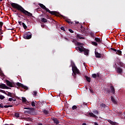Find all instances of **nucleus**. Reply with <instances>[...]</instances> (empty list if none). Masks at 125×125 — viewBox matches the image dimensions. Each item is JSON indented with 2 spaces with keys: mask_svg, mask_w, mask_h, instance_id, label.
<instances>
[{
  "mask_svg": "<svg viewBox=\"0 0 125 125\" xmlns=\"http://www.w3.org/2000/svg\"><path fill=\"white\" fill-rule=\"evenodd\" d=\"M10 4L13 8H15L16 9H17L18 11L21 12L20 15H21V16H23V15H21V13H22L25 15V16L33 17V18H34V16H33V14L25 10V9H24V8H23L21 5L16 3H12L11 2H10Z\"/></svg>",
  "mask_w": 125,
  "mask_h": 125,
  "instance_id": "nucleus-1",
  "label": "nucleus"
},
{
  "mask_svg": "<svg viewBox=\"0 0 125 125\" xmlns=\"http://www.w3.org/2000/svg\"><path fill=\"white\" fill-rule=\"evenodd\" d=\"M38 5H39L40 6V7H41V8H42V9H44V10H45L46 11V12H48L49 13L51 14V15H55V16H57L58 17H59V16H60V15H60V14H59V12H57V11H50L49 9L48 8H46V7H45V6H44V5H43V4L39 3L38 4Z\"/></svg>",
  "mask_w": 125,
  "mask_h": 125,
  "instance_id": "nucleus-2",
  "label": "nucleus"
},
{
  "mask_svg": "<svg viewBox=\"0 0 125 125\" xmlns=\"http://www.w3.org/2000/svg\"><path fill=\"white\" fill-rule=\"evenodd\" d=\"M72 72L73 73V74H72V76H73L74 79H76V78H77V77L76 76H77V74L80 75L81 74V72H80V70H79V69H78L77 66H76V64H75V63H73L72 64Z\"/></svg>",
  "mask_w": 125,
  "mask_h": 125,
  "instance_id": "nucleus-3",
  "label": "nucleus"
},
{
  "mask_svg": "<svg viewBox=\"0 0 125 125\" xmlns=\"http://www.w3.org/2000/svg\"><path fill=\"white\" fill-rule=\"evenodd\" d=\"M76 50H79L80 52H84V55H88V53L89 50L86 49L85 48H84L83 46H79L75 48Z\"/></svg>",
  "mask_w": 125,
  "mask_h": 125,
  "instance_id": "nucleus-4",
  "label": "nucleus"
},
{
  "mask_svg": "<svg viewBox=\"0 0 125 125\" xmlns=\"http://www.w3.org/2000/svg\"><path fill=\"white\" fill-rule=\"evenodd\" d=\"M23 38H24L25 40H30V39H32V33H31V32H26L23 35Z\"/></svg>",
  "mask_w": 125,
  "mask_h": 125,
  "instance_id": "nucleus-5",
  "label": "nucleus"
},
{
  "mask_svg": "<svg viewBox=\"0 0 125 125\" xmlns=\"http://www.w3.org/2000/svg\"><path fill=\"white\" fill-rule=\"evenodd\" d=\"M24 109H25L26 110H29L24 111V113H27L28 114H31L33 113V111L35 110V108L33 107H24Z\"/></svg>",
  "mask_w": 125,
  "mask_h": 125,
  "instance_id": "nucleus-6",
  "label": "nucleus"
},
{
  "mask_svg": "<svg viewBox=\"0 0 125 125\" xmlns=\"http://www.w3.org/2000/svg\"><path fill=\"white\" fill-rule=\"evenodd\" d=\"M5 83L7 86H9L10 87H14V86H15V84H14V83H12L8 80H6Z\"/></svg>",
  "mask_w": 125,
  "mask_h": 125,
  "instance_id": "nucleus-7",
  "label": "nucleus"
},
{
  "mask_svg": "<svg viewBox=\"0 0 125 125\" xmlns=\"http://www.w3.org/2000/svg\"><path fill=\"white\" fill-rule=\"evenodd\" d=\"M0 88L2 89H11V88H9L5 84L2 83H0Z\"/></svg>",
  "mask_w": 125,
  "mask_h": 125,
  "instance_id": "nucleus-8",
  "label": "nucleus"
},
{
  "mask_svg": "<svg viewBox=\"0 0 125 125\" xmlns=\"http://www.w3.org/2000/svg\"><path fill=\"white\" fill-rule=\"evenodd\" d=\"M16 85L20 87H22V88H24V89H26V90L28 89V87L24 85L19 82L17 83Z\"/></svg>",
  "mask_w": 125,
  "mask_h": 125,
  "instance_id": "nucleus-9",
  "label": "nucleus"
},
{
  "mask_svg": "<svg viewBox=\"0 0 125 125\" xmlns=\"http://www.w3.org/2000/svg\"><path fill=\"white\" fill-rule=\"evenodd\" d=\"M7 92H8V93L5 92V94H6V95H7V96H9L10 97H12V98H14V97H13V96H15V95H14V94L7 91Z\"/></svg>",
  "mask_w": 125,
  "mask_h": 125,
  "instance_id": "nucleus-10",
  "label": "nucleus"
},
{
  "mask_svg": "<svg viewBox=\"0 0 125 125\" xmlns=\"http://www.w3.org/2000/svg\"><path fill=\"white\" fill-rule=\"evenodd\" d=\"M108 123H109V124H110V125H119V124L117 123L116 122H113L112 121V120H107Z\"/></svg>",
  "mask_w": 125,
  "mask_h": 125,
  "instance_id": "nucleus-11",
  "label": "nucleus"
},
{
  "mask_svg": "<svg viewBox=\"0 0 125 125\" xmlns=\"http://www.w3.org/2000/svg\"><path fill=\"white\" fill-rule=\"evenodd\" d=\"M95 55L97 58H101V54L98 53L96 51H95Z\"/></svg>",
  "mask_w": 125,
  "mask_h": 125,
  "instance_id": "nucleus-12",
  "label": "nucleus"
},
{
  "mask_svg": "<svg viewBox=\"0 0 125 125\" xmlns=\"http://www.w3.org/2000/svg\"><path fill=\"white\" fill-rule=\"evenodd\" d=\"M110 88L111 90L110 92L111 91V93H112V94H115V87H114L113 85H111L110 86Z\"/></svg>",
  "mask_w": 125,
  "mask_h": 125,
  "instance_id": "nucleus-13",
  "label": "nucleus"
},
{
  "mask_svg": "<svg viewBox=\"0 0 125 125\" xmlns=\"http://www.w3.org/2000/svg\"><path fill=\"white\" fill-rule=\"evenodd\" d=\"M84 78H85L86 81L88 82V83H90V82H91V78H90V77H89L88 76L85 75Z\"/></svg>",
  "mask_w": 125,
  "mask_h": 125,
  "instance_id": "nucleus-14",
  "label": "nucleus"
},
{
  "mask_svg": "<svg viewBox=\"0 0 125 125\" xmlns=\"http://www.w3.org/2000/svg\"><path fill=\"white\" fill-rule=\"evenodd\" d=\"M116 71L119 74H122V73H123V69H121V67H118Z\"/></svg>",
  "mask_w": 125,
  "mask_h": 125,
  "instance_id": "nucleus-15",
  "label": "nucleus"
},
{
  "mask_svg": "<svg viewBox=\"0 0 125 125\" xmlns=\"http://www.w3.org/2000/svg\"><path fill=\"white\" fill-rule=\"evenodd\" d=\"M50 111V109H48V110L44 109L42 112L45 115H48V114H49V111Z\"/></svg>",
  "mask_w": 125,
  "mask_h": 125,
  "instance_id": "nucleus-16",
  "label": "nucleus"
},
{
  "mask_svg": "<svg viewBox=\"0 0 125 125\" xmlns=\"http://www.w3.org/2000/svg\"><path fill=\"white\" fill-rule=\"evenodd\" d=\"M53 121L54 124H55L56 125H58L59 124V121H58V120H57V118L53 119Z\"/></svg>",
  "mask_w": 125,
  "mask_h": 125,
  "instance_id": "nucleus-17",
  "label": "nucleus"
},
{
  "mask_svg": "<svg viewBox=\"0 0 125 125\" xmlns=\"http://www.w3.org/2000/svg\"><path fill=\"white\" fill-rule=\"evenodd\" d=\"M110 98L112 102H113L114 104H117V102L116 101V100H115V98H114L113 96H111L110 97Z\"/></svg>",
  "mask_w": 125,
  "mask_h": 125,
  "instance_id": "nucleus-18",
  "label": "nucleus"
},
{
  "mask_svg": "<svg viewBox=\"0 0 125 125\" xmlns=\"http://www.w3.org/2000/svg\"><path fill=\"white\" fill-rule=\"evenodd\" d=\"M100 107H101V109H103V110H104V109H105V108H106V104H105L102 103L100 105Z\"/></svg>",
  "mask_w": 125,
  "mask_h": 125,
  "instance_id": "nucleus-19",
  "label": "nucleus"
},
{
  "mask_svg": "<svg viewBox=\"0 0 125 125\" xmlns=\"http://www.w3.org/2000/svg\"><path fill=\"white\" fill-rule=\"evenodd\" d=\"M77 39H80V40H84V38L82 37V35H81V34H77Z\"/></svg>",
  "mask_w": 125,
  "mask_h": 125,
  "instance_id": "nucleus-20",
  "label": "nucleus"
},
{
  "mask_svg": "<svg viewBox=\"0 0 125 125\" xmlns=\"http://www.w3.org/2000/svg\"><path fill=\"white\" fill-rule=\"evenodd\" d=\"M95 41H96L97 42H99V43H100L102 42V41H101V40L100 38H98L97 37H96L95 38Z\"/></svg>",
  "mask_w": 125,
  "mask_h": 125,
  "instance_id": "nucleus-21",
  "label": "nucleus"
},
{
  "mask_svg": "<svg viewBox=\"0 0 125 125\" xmlns=\"http://www.w3.org/2000/svg\"><path fill=\"white\" fill-rule=\"evenodd\" d=\"M41 22H42L43 23H46L47 22V20L46 19H44L43 18H41Z\"/></svg>",
  "mask_w": 125,
  "mask_h": 125,
  "instance_id": "nucleus-22",
  "label": "nucleus"
},
{
  "mask_svg": "<svg viewBox=\"0 0 125 125\" xmlns=\"http://www.w3.org/2000/svg\"><path fill=\"white\" fill-rule=\"evenodd\" d=\"M89 116H90V117H92L93 118H96V115H95L92 112H89Z\"/></svg>",
  "mask_w": 125,
  "mask_h": 125,
  "instance_id": "nucleus-23",
  "label": "nucleus"
},
{
  "mask_svg": "<svg viewBox=\"0 0 125 125\" xmlns=\"http://www.w3.org/2000/svg\"><path fill=\"white\" fill-rule=\"evenodd\" d=\"M65 21L67 22V23H68V24H73V22H72V21H71L70 19H66L65 20Z\"/></svg>",
  "mask_w": 125,
  "mask_h": 125,
  "instance_id": "nucleus-24",
  "label": "nucleus"
},
{
  "mask_svg": "<svg viewBox=\"0 0 125 125\" xmlns=\"http://www.w3.org/2000/svg\"><path fill=\"white\" fill-rule=\"evenodd\" d=\"M116 54H118V55H122V51L120 50H117Z\"/></svg>",
  "mask_w": 125,
  "mask_h": 125,
  "instance_id": "nucleus-25",
  "label": "nucleus"
},
{
  "mask_svg": "<svg viewBox=\"0 0 125 125\" xmlns=\"http://www.w3.org/2000/svg\"><path fill=\"white\" fill-rule=\"evenodd\" d=\"M22 25L23 28H24V30H26V29H27V25H26V24H25L24 22H22Z\"/></svg>",
  "mask_w": 125,
  "mask_h": 125,
  "instance_id": "nucleus-26",
  "label": "nucleus"
},
{
  "mask_svg": "<svg viewBox=\"0 0 125 125\" xmlns=\"http://www.w3.org/2000/svg\"><path fill=\"white\" fill-rule=\"evenodd\" d=\"M15 117H16V118H20V114L16 112L15 113Z\"/></svg>",
  "mask_w": 125,
  "mask_h": 125,
  "instance_id": "nucleus-27",
  "label": "nucleus"
},
{
  "mask_svg": "<svg viewBox=\"0 0 125 125\" xmlns=\"http://www.w3.org/2000/svg\"><path fill=\"white\" fill-rule=\"evenodd\" d=\"M22 101L23 103H26L27 102V99L24 97H22Z\"/></svg>",
  "mask_w": 125,
  "mask_h": 125,
  "instance_id": "nucleus-28",
  "label": "nucleus"
},
{
  "mask_svg": "<svg viewBox=\"0 0 125 125\" xmlns=\"http://www.w3.org/2000/svg\"><path fill=\"white\" fill-rule=\"evenodd\" d=\"M92 44H93V45H95V46H97V45H98V44L95 42H92Z\"/></svg>",
  "mask_w": 125,
  "mask_h": 125,
  "instance_id": "nucleus-29",
  "label": "nucleus"
},
{
  "mask_svg": "<svg viewBox=\"0 0 125 125\" xmlns=\"http://www.w3.org/2000/svg\"><path fill=\"white\" fill-rule=\"evenodd\" d=\"M9 107H13L12 105H3V108H9Z\"/></svg>",
  "mask_w": 125,
  "mask_h": 125,
  "instance_id": "nucleus-30",
  "label": "nucleus"
},
{
  "mask_svg": "<svg viewBox=\"0 0 125 125\" xmlns=\"http://www.w3.org/2000/svg\"><path fill=\"white\" fill-rule=\"evenodd\" d=\"M4 98H5V97H4V96H3L2 95H0V99L1 100H3V99H4Z\"/></svg>",
  "mask_w": 125,
  "mask_h": 125,
  "instance_id": "nucleus-31",
  "label": "nucleus"
},
{
  "mask_svg": "<svg viewBox=\"0 0 125 125\" xmlns=\"http://www.w3.org/2000/svg\"><path fill=\"white\" fill-rule=\"evenodd\" d=\"M36 103H35V102H31V105L32 106V107H36Z\"/></svg>",
  "mask_w": 125,
  "mask_h": 125,
  "instance_id": "nucleus-32",
  "label": "nucleus"
},
{
  "mask_svg": "<svg viewBox=\"0 0 125 125\" xmlns=\"http://www.w3.org/2000/svg\"><path fill=\"white\" fill-rule=\"evenodd\" d=\"M92 77L94 79H96V78H97L96 74H95V73L93 74L92 75Z\"/></svg>",
  "mask_w": 125,
  "mask_h": 125,
  "instance_id": "nucleus-33",
  "label": "nucleus"
},
{
  "mask_svg": "<svg viewBox=\"0 0 125 125\" xmlns=\"http://www.w3.org/2000/svg\"><path fill=\"white\" fill-rule=\"evenodd\" d=\"M37 94H38V92H37V91H33V95L34 96H37Z\"/></svg>",
  "mask_w": 125,
  "mask_h": 125,
  "instance_id": "nucleus-34",
  "label": "nucleus"
},
{
  "mask_svg": "<svg viewBox=\"0 0 125 125\" xmlns=\"http://www.w3.org/2000/svg\"><path fill=\"white\" fill-rule=\"evenodd\" d=\"M81 33H82L83 34H85L86 32L84 31V29H83V30H81Z\"/></svg>",
  "mask_w": 125,
  "mask_h": 125,
  "instance_id": "nucleus-35",
  "label": "nucleus"
},
{
  "mask_svg": "<svg viewBox=\"0 0 125 125\" xmlns=\"http://www.w3.org/2000/svg\"><path fill=\"white\" fill-rule=\"evenodd\" d=\"M77 108H78V107H77L76 105H73L72 106V110H76V109H77Z\"/></svg>",
  "mask_w": 125,
  "mask_h": 125,
  "instance_id": "nucleus-36",
  "label": "nucleus"
},
{
  "mask_svg": "<svg viewBox=\"0 0 125 125\" xmlns=\"http://www.w3.org/2000/svg\"><path fill=\"white\" fill-rule=\"evenodd\" d=\"M106 91L107 92V93H111V90H110L109 88H107Z\"/></svg>",
  "mask_w": 125,
  "mask_h": 125,
  "instance_id": "nucleus-37",
  "label": "nucleus"
},
{
  "mask_svg": "<svg viewBox=\"0 0 125 125\" xmlns=\"http://www.w3.org/2000/svg\"><path fill=\"white\" fill-rule=\"evenodd\" d=\"M3 25V22L0 21V27L2 28Z\"/></svg>",
  "mask_w": 125,
  "mask_h": 125,
  "instance_id": "nucleus-38",
  "label": "nucleus"
},
{
  "mask_svg": "<svg viewBox=\"0 0 125 125\" xmlns=\"http://www.w3.org/2000/svg\"><path fill=\"white\" fill-rule=\"evenodd\" d=\"M119 65L121 66V67H124V63L122 62H119Z\"/></svg>",
  "mask_w": 125,
  "mask_h": 125,
  "instance_id": "nucleus-39",
  "label": "nucleus"
},
{
  "mask_svg": "<svg viewBox=\"0 0 125 125\" xmlns=\"http://www.w3.org/2000/svg\"><path fill=\"white\" fill-rule=\"evenodd\" d=\"M110 49L111 50H113V51H115V52H117V49L114 48H111Z\"/></svg>",
  "mask_w": 125,
  "mask_h": 125,
  "instance_id": "nucleus-40",
  "label": "nucleus"
},
{
  "mask_svg": "<svg viewBox=\"0 0 125 125\" xmlns=\"http://www.w3.org/2000/svg\"><path fill=\"white\" fill-rule=\"evenodd\" d=\"M0 92H2V93H4L5 94V91H4L3 90L0 89Z\"/></svg>",
  "mask_w": 125,
  "mask_h": 125,
  "instance_id": "nucleus-41",
  "label": "nucleus"
},
{
  "mask_svg": "<svg viewBox=\"0 0 125 125\" xmlns=\"http://www.w3.org/2000/svg\"><path fill=\"white\" fill-rule=\"evenodd\" d=\"M13 98H9L8 101H10V102H11V101H13Z\"/></svg>",
  "mask_w": 125,
  "mask_h": 125,
  "instance_id": "nucleus-42",
  "label": "nucleus"
},
{
  "mask_svg": "<svg viewBox=\"0 0 125 125\" xmlns=\"http://www.w3.org/2000/svg\"><path fill=\"white\" fill-rule=\"evenodd\" d=\"M68 31L70 33H74V31L73 30L71 29H68Z\"/></svg>",
  "mask_w": 125,
  "mask_h": 125,
  "instance_id": "nucleus-43",
  "label": "nucleus"
},
{
  "mask_svg": "<svg viewBox=\"0 0 125 125\" xmlns=\"http://www.w3.org/2000/svg\"><path fill=\"white\" fill-rule=\"evenodd\" d=\"M96 76H97V78H99L100 77V74L98 73H97Z\"/></svg>",
  "mask_w": 125,
  "mask_h": 125,
  "instance_id": "nucleus-44",
  "label": "nucleus"
},
{
  "mask_svg": "<svg viewBox=\"0 0 125 125\" xmlns=\"http://www.w3.org/2000/svg\"><path fill=\"white\" fill-rule=\"evenodd\" d=\"M77 45L80 46L82 45V43L80 42H77Z\"/></svg>",
  "mask_w": 125,
  "mask_h": 125,
  "instance_id": "nucleus-45",
  "label": "nucleus"
},
{
  "mask_svg": "<svg viewBox=\"0 0 125 125\" xmlns=\"http://www.w3.org/2000/svg\"><path fill=\"white\" fill-rule=\"evenodd\" d=\"M61 29L62 30V31H65V28H64V27H61Z\"/></svg>",
  "mask_w": 125,
  "mask_h": 125,
  "instance_id": "nucleus-46",
  "label": "nucleus"
},
{
  "mask_svg": "<svg viewBox=\"0 0 125 125\" xmlns=\"http://www.w3.org/2000/svg\"><path fill=\"white\" fill-rule=\"evenodd\" d=\"M3 104H0V108H3Z\"/></svg>",
  "mask_w": 125,
  "mask_h": 125,
  "instance_id": "nucleus-47",
  "label": "nucleus"
},
{
  "mask_svg": "<svg viewBox=\"0 0 125 125\" xmlns=\"http://www.w3.org/2000/svg\"><path fill=\"white\" fill-rule=\"evenodd\" d=\"M25 104H26V105H30L31 104L29 102H26Z\"/></svg>",
  "mask_w": 125,
  "mask_h": 125,
  "instance_id": "nucleus-48",
  "label": "nucleus"
},
{
  "mask_svg": "<svg viewBox=\"0 0 125 125\" xmlns=\"http://www.w3.org/2000/svg\"><path fill=\"white\" fill-rule=\"evenodd\" d=\"M89 91L90 92H91V93H93V90L91 89H89Z\"/></svg>",
  "mask_w": 125,
  "mask_h": 125,
  "instance_id": "nucleus-49",
  "label": "nucleus"
},
{
  "mask_svg": "<svg viewBox=\"0 0 125 125\" xmlns=\"http://www.w3.org/2000/svg\"><path fill=\"white\" fill-rule=\"evenodd\" d=\"M83 106H87V104H86V103L85 104V103H83Z\"/></svg>",
  "mask_w": 125,
  "mask_h": 125,
  "instance_id": "nucleus-50",
  "label": "nucleus"
},
{
  "mask_svg": "<svg viewBox=\"0 0 125 125\" xmlns=\"http://www.w3.org/2000/svg\"><path fill=\"white\" fill-rule=\"evenodd\" d=\"M94 114H98V111L96 110L94 112Z\"/></svg>",
  "mask_w": 125,
  "mask_h": 125,
  "instance_id": "nucleus-51",
  "label": "nucleus"
},
{
  "mask_svg": "<svg viewBox=\"0 0 125 125\" xmlns=\"http://www.w3.org/2000/svg\"><path fill=\"white\" fill-rule=\"evenodd\" d=\"M14 11V12L17 13V15H18L19 14V13H18V11H17V10L16 11Z\"/></svg>",
  "mask_w": 125,
  "mask_h": 125,
  "instance_id": "nucleus-52",
  "label": "nucleus"
},
{
  "mask_svg": "<svg viewBox=\"0 0 125 125\" xmlns=\"http://www.w3.org/2000/svg\"><path fill=\"white\" fill-rule=\"evenodd\" d=\"M19 25H22V22L19 21Z\"/></svg>",
  "mask_w": 125,
  "mask_h": 125,
  "instance_id": "nucleus-53",
  "label": "nucleus"
},
{
  "mask_svg": "<svg viewBox=\"0 0 125 125\" xmlns=\"http://www.w3.org/2000/svg\"><path fill=\"white\" fill-rule=\"evenodd\" d=\"M81 29H82V30H83H83L84 29V27H83V25H81Z\"/></svg>",
  "mask_w": 125,
  "mask_h": 125,
  "instance_id": "nucleus-54",
  "label": "nucleus"
},
{
  "mask_svg": "<svg viewBox=\"0 0 125 125\" xmlns=\"http://www.w3.org/2000/svg\"><path fill=\"white\" fill-rule=\"evenodd\" d=\"M64 39H65V40H66V41H69V39H68V38H66V37H65Z\"/></svg>",
  "mask_w": 125,
  "mask_h": 125,
  "instance_id": "nucleus-55",
  "label": "nucleus"
},
{
  "mask_svg": "<svg viewBox=\"0 0 125 125\" xmlns=\"http://www.w3.org/2000/svg\"><path fill=\"white\" fill-rule=\"evenodd\" d=\"M82 125H86V123H83L82 124Z\"/></svg>",
  "mask_w": 125,
  "mask_h": 125,
  "instance_id": "nucleus-56",
  "label": "nucleus"
},
{
  "mask_svg": "<svg viewBox=\"0 0 125 125\" xmlns=\"http://www.w3.org/2000/svg\"><path fill=\"white\" fill-rule=\"evenodd\" d=\"M13 101H14V102H15V101H16V99H13Z\"/></svg>",
  "mask_w": 125,
  "mask_h": 125,
  "instance_id": "nucleus-57",
  "label": "nucleus"
},
{
  "mask_svg": "<svg viewBox=\"0 0 125 125\" xmlns=\"http://www.w3.org/2000/svg\"><path fill=\"white\" fill-rule=\"evenodd\" d=\"M76 24H79V21L75 22Z\"/></svg>",
  "mask_w": 125,
  "mask_h": 125,
  "instance_id": "nucleus-58",
  "label": "nucleus"
},
{
  "mask_svg": "<svg viewBox=\"0 0 125 125\" xmlns=\"http://www.w3.org/2000/svg\"><path fill=\"white\" fill-rule=\"evenodd\" d=\"M0 34L1 35H2V34H3V32H1V31H0Z\"/></svg>",
  "mask_w": 125,
  "mask_h": 125,
  "instance_id": "nucleus-59",
  "label": "nucleus"
},
{
  "mask_svg": "<svg viewBox=\"0 0 125 125\" xmlns=\"http://www.w3.org/2000/svg\"><path fill=\"white\" fill-rule=\"evenodd\" d=\"M72 42H75V41L73 40V41H72Z\"/></svg>",
  "mask_w": 125,
  "mask_h": 125,
  "instance_id": "nucleus-60",
  "label": "nucleus"
},
{
  "mask_svg": "<svg viewBox=\"0 0 125 125\" xmlns=\"http://www.w3.org/2000/svg\"><path fill=\"white\" fill-rule=\"evenodd\" d=\"M0 2L2 1V0H0Z\"/></svg>",
  "mask_w": 125,
  "mask_h": 125,
  "instance_id": "nucleus-61",
  "label": "nucleus"
},
{
  "mask_svg": "<svg viewBox=\"0 0 125 125\" xmlns=\"http://www.w3.org/2000/svg\"><path fill=\"white\" fill-rule=\"evenodd\" d=\"M9 30H12L11 29H9Z\"/></svg>",
  "mask_w": 125,
  "mask_h": 125,
  "instance_id": "nucleus-62",
  "label": "nucleus"
},
{
  "mask_svg": "<svg viewBox=\"0 0 125 125\" xmlns=\"http://www.w3.org/2000/svg\"><path fill=\"white\" fill-rule=\"evenodd\" d=\"M42 27H43V26L42 25Z\"/></svg>",
  "mask_w": 125,
  "mask_h": 125,
  "instance_id": "nucleus-63",
  "label": "nucleus"
},
{
  "mask_svg": "<svg viewBox=\"0 0 125 125\" xmlns=\"http://www.w3.org/2000/svg\"><path fill=\"white\" fill-rule=\"evenodd\" d=\"M42 27H43V26L42 25Z\"/></svg>",
  "mask_w": 125,
  "mask_h": 125,
  "instance_id": "nucleus-64",
  "label": "nucleus"
}]
</instances>
